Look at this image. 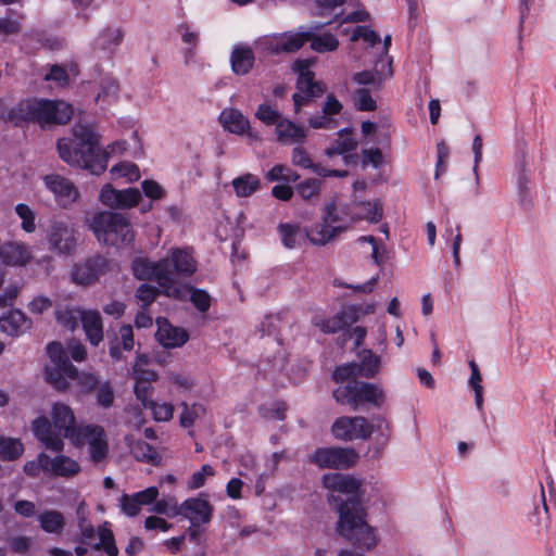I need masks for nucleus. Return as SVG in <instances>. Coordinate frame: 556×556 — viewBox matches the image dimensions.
<instances>
[{
	"label": "nucleus",
	"mask_w": 556,
	"mask_h": 556,
	"mask_svg": "<svg viewBox=\"0 0 556 556\" xmlns=\"http://www.w3.org/2000/svg\"><path fill=\"white\" fill-rule=\"evenodd\" d=\"M361 309V305H350L338 313L344 329L358 320Z\"/></svg>",
	"instance_id": "55"
},
{
	"label": "nucleus",
	"mask_w": 556,
	"mask_h": 556,
	"mask_svg": "<svg viewBox=\"0 0 556 556\" xmlns=\"http://www.w3.org/2000/svg\"><path fill=\"white\" fill-rule=\"evenodd\" d=\"M353 80L358 85H374L377 88L382 86L383 79L377 72L363 71L353 75Z\"/></svg>",
	"instance_id": "54"
},
{
	"label": "nucleus",
	"mask_w": 556,
	"mask_h": 556,
	"mask_svg": "<svg viewBox=\"0 0 556 556\" xmlns=\"http://www.w3.org/2000/svg\"><path fill=\"white\" fill-rule=\"evenodd\" d=\"M156 323L155 337L161 345L173 349L181 346L188 341L189 334L185 329L172 326L165 318H157Z\"/></svg>",
	"instance_id": "20"
},
{
	"label": "nucleus",
	"mask_w": 556,
	"mask_h": 556,
	"mask_svg": "<svg viewBox=\"0 0 556 556\" xmlns=\"http://www.w3.org/2000/svg\"><path fill=\"white\" fill-rule=\"evenodd\" d=\"M110 269V260L103 255L96 254L73 267L72 281L80 286H91Z\"/></svg>",
	"instance_id": "12"
},
{
	"label": "nucleus",
	"mask_w": 556,
	"mask_h": 556,
	"mask_svg": "<svg viewBox=\"0 0 556 556\" xmlns=\"http://www.w3.org/2000/svg\"><path fill=\"white\" fill-rule=\"evenodd\" d=\"M112 174H118L122 177H127L129 180L139 177V168L136 164L123 162L112 167Z\"/></svg>",
	"instance_id": "59"
},
{
	"label": "nucleus",
	"mask_w": 556,
	"mask_h": 556,
	"mask_svg": "<svg viewBox=\"0 0 556 556\" xmlns=\"http://www.w3.org/2000/svg\"><path fill=\"white\" fill-rule=\"evenodd\" d=\"M212 513V505L200 497L188 498L179 507L175 506L173 510V515H182L189 519L192 527L207 523L211 520Z\"/></svg>",
	"instance_id": "17"
},
{
	"label": "nucleus",
	"mask_w": 556,
	"mask_h": 556,
	"mask_svg": "<svg viewBox=\"0 0 556 556\" xmlns=\"http://www.w3.org/2000/svg\"><path fill=\"white\" fill-rule=\"evenodd\" d=\"M292 164L302 168H311L314 166L313 161L311 160L307 152L301 148L295 147L292 150V157H291Z\"/></svg>",
	"instance_id": "63"
},
{
	"label": "nucleus",
	"mask_w": 556,
	"mask_h": 556,
	"mask_svg": "<svg viewBox=\"0 0 556 556\" xmlns=\"http://www.w3.org/2000/svg\"><path fill=\"white\" fill-rule=\"evenodd\" d=\"M141 188L143 193L152 199V200H160L165 195L164 188L152 179H146L141 182Z\"/></svg>",
	"instance_id": "58"
},
{
	"label": "nucleus",
	"mask_w": 556,
	"mask_h": 556,
	"mask_svg": "<svg viewBox=\"0 0 556 556\" xmlns=\"http://www.w3.org/2000/svg\"><path fill=\"white\" fill-rule=\"evenodd\" d=\"M40 528L47 533L59 534L65 527V518L59 510H45L37 515Z\"/></svg>",
	"instance_id": "29"
},
{
	"label": "nucleus",
	"mask_w": 556,
	"mask_h": 556,
	"mask_svg": "<svg viewBox=\"0 0 556 556\" xmlns=\"http://www.w3.org/2000/svg\"><path fill=\"white\" fill-rule=\"evenodd\" d=\"M73 115V108L64 101L47 99L22 100L8 113L15 126L23 123H36L41 127L66 124Z\"/></svg>",
	"instance_id": "4"
},
{
	"label": "nucleus",
	"mask_w": 556,
	"mask_h": 556,
	"mask_svg": "<svg viewBox=\"0 0 556 556\" xmlns=\"http://www.w3.org/2000/svg\"><path fill=\"white\" fill-rule=\"evenodd\" d=\"M255 55L250 47H235L230 55L231 71L236 75H247L254 66Z\"/></svg>",
	"instance_id": "24"
},
{
	"label": "nucleus",
	"mask_w": 556,
	"mask_h": 556,
	"mask_svg": "<svg viewBox=\"0 0 556 556\" xmlns=\"http://www.w3.org/2000/svg\"><path fill=\"white\" fill-rule=\"evenodd\" d=\"M374 420L377 421L376 426L362 416L339 417L333 422L331 431L337 439L343 441H353L357 439L367 440L376 428L377 430H380L382 425L386 424L384 418L380 416L375 417Z\"/></svg>",
	"instance_id": "7"
},
{
	"label": "nucleus",
	"mask_w": 556,
	"mask_h": 556,
	"mask_svg": "<svg viewBox=\"0 0 556 556\" xmlns=\"http://www.w3.org/2000/svg\"><path fill=\"white\" fill-rule=\"evenodd\" d=\"M153 392V387L151 383H143L141 381H136L134 387V393L138 401L141 402L144 408H148V405H152L151 394Z\"/></svg>",
	"instance_id": "53"
},
{
	"label": "nucleus",
	"mask_w": 556,
	"mask_h": 556,
	"mask_svg": "<svg viewBox=\"0 0 556 556\" xmlns=\"http://www.w3.org/2000/svg\"><path fill=\"white\" fill-rule=\"evenodd\" d=\"M134 500L140 505H149L156 501L159 496V489L156 486H149L143 491L132 494Z\"/></svg>",
	"instance_id": "64"
},
{
	"label": "nucleus",
	"mask_w": 556,
	"mask_h": 556,
	"mask_svg": "<svg viewBox=\"0 0 556 556\" xmlns=\"http://www.w3.org/2000/svg\"><path fill=\"white\" fill-rule=\"evenodd\" d=\"M321 219V223L315 224L305 231V237L313 244L325 245L346 229L343 226H332L343 220L334 200L326 204Z\"/></svg>",
	"instance_id": "9"
},
{
	"label": "nucleus",
	"mask_w": 556,
	"mask_h": 556,
	"mask_svg": "<svg viewBox=\"0 0 556 556\" xmlns=\"http://www.w3.org/2000/svg\"><path fill=\"white\" fill-rule=\"evenodd\" d=\"M255 116L266 125L277 126V124L281 121L280 113L265 103L258 105Z\"/></svg>",
	"instance_id": "51"
},
{
	"label": "nucleus",
	"mask_w": 556,
	"mask_h": 556,
	"mask_svg": "<svg viewBox=\"0 0 556 556\" xmlns=\"http://www.w3.org/2000/svg\"><path fill=\"white\" fill-rule=\"evenodd\" d=\"M24 446L18 439L0 437V459L15 460L22 456Z\"/></svg>",
	"instance_id": "33"
},
{
	"label": "nucleus",
	"mask_w": 556,
	"mask_h": 556,
	"mask_svg": "<svg viewBox=\"0 0 556 556\" xmlns=\"http://www.w3.org/2000/svg\"><path fill=\"white\" fill-rule=\"evenodd\" d=\"M336 143L343 154L356 150L357 141L353 138L351 128L340 129Z\"/></svg>",
	"instance_id": "50"
},
{
	"label": "nucleus",
	"mask_w": 556,
	"mask_h": 556,
	"mask_svg": "<svg viewBox=\"0 0 556 556\" xmlns=\"http://www.w3.org/2000/svg\"><path fill=\"white\" fill-rule=\"evenodd\" d=\"M278 232L283 245L288 249H293L298 244L299 239L303 238L302 229L298 225L280 224Z\"/></svg>",
	"instance_id": "38"
},
{
	"label": "nucleus",
	"mask_w": 556,
	"mask_h": 556,
	"mask_svg": "<svg viewBox=\"0 0 556 556\" xmlns=\"http://www.w3.org/2000/svg\"><path fill=\"white\" fill-rule=\"evenodd\" d=\"M332 22H326V23H317L312 27L311 31V38L308 41L311 42V48L319 53L328 52V51H334L339 47V40L337 37L330 33H325L323 35H315L313 30H319L324 28L327 25H330Z\"/></svg>",
	"instance_id": "28"
},
{
	"label": "nucleus",
	"mask_w": 556,
	"mask_h": 556,
	"mask_svg": "<svg viewBox=\"0 0 556 556\" xmlns=\"http://www.w3.org/2000/svg\"><path fill=\"white\" fill-rule=\"evenodd\" d=\"M45 79L53 80L60 87H64V86L68 85V83H70L68 74L62 66H60L58 64L51 66L49 73L46 74Z\"/></svg>",
	"instance_id": "62"
},
{
	"label": "nucleus",
	"mask_w": 556,
	"mask_h": 556,
	"mask_svg": "<svg viewBox=\"0 0 556 556\" xmlns=\"http://www.w3.org/2000/svg\"><path fill=\"white\" fill-rule=\"evenodd\" d=\"M357 458L352 447H319L309 459L320 468L346 469L355 465Z\"/></svg>",
	"instance_id": "11"
},
{
	"label": "nucleus",
	"mask_w": 556,
	"mask_h": 556,
	"mask_svg": "<svg viewBox=\"0 0 556 556\" xmlns=\"http://www.w3.org/2000/svg\"><path fill=\"white\" fill-rule=\"evenodd\" d=\"M311 38V31H285L266 38L262 41L265 50L271 54L294 53L299 51Z\"/></svg>",
	"instance_id": "13"
},
{
	"label": "nucleus",
	"mask_w": 556,
	"mask_h": 556,
	"mask_svg": "<svg viewBox=\"0 0 556 556\" xmlns=\"http://www.w3.org/2000/svg\"><path fill=\"white\" fill-rule=\"evenodd\" d=\"M165 276H169L170 286H177L175 276L188 277L197 270V263L186 250L175 249L170 255L163 258Z\"/></svg>",
	"instance_id": "16"
},
{
	"label": "nucleus",
	"mask_w": 556,
	"mask_h": 556,
	"mask_svg": "<svg viewBox=\"0 0 556 556\" xmlns=\"http://www.w3.org/2000/svg\"><path fill=\"white\" fill-rule=\"evenodd\" d=\"M363 208L366 211L365 218L370 223H378L383 215L382 204L379 201L375 202H361Z\"/></svg>",
	"instance_id": "57"
},
{
	"label": "nucleus",
	"mask_w": 556,
	"mask_h": 556,
	"mask_svg": "<svg viewBox=\"0 0 556 556\" xmlns=\"http://www.w3.org/2000/svg\"><path fill=\"white\" fill-rule=\"evenodd\" d=\"M15 212L22 219V229L26 232L35 231L36 225L34 211L27 204L20 203L15 206Z\"/></svg>",
	"instance_id": "47"
},
{
	"label": "nucleus",
	"mask_w": 556,
	"mask_h": 556,
	"mask_svg": "<svg viewBox=\"0 0 556 556\" xmlns=\"http://www.w3.org/2000/svg\"><path fill=\"white\" fill-rule=\"evenodd\" d=\"M189 290L191 292L190 301L195 306V308L202 313L207 312L211 306L210 294L203 289H197V288L190 287Z\"/></svg>",
	"instance_id": "48"
},
{
	"label": "nucleus",
	"mask_w": 556,
	"mask_h": 556,
	"mask_svg": "<svg viewBox=\"0 0 556 556\" xmlns=\"http://www.w3.org/2000/svg\"><path fill=\"white\" fill-rule=\"evenodd\" d=\"M220 122L225 129L232 134L242 135L248 132L249 136H253L250 132V123L244 115L236 109L224 110L220 114Z\"/></svg>",
	"instance_id": "26"
},
{
	"label": "nucleus",
	"mask_w": 556,
	"mask_h": 556,
	"mask_svg": "<svg viewBox=\"0 0 556 556\" xmlns=\"http://www.w3.org/2000/svg\"><path fill=\"white\" fill-rule=\"evenodd\" d=\"M265 178L268 181H282L285 184L295 182L300 179V175L283 164L275 165L267 172Z\"/></svg>",
	"instance_id": "37"
},
{
	"label": "nucleus",
	"mask_w": 556,
	"mask_h": 556,
	"mask_svg": "<svg viewBox=\"0 0 556 556\" xmlns=\"http://www.w3.org/2000/svg\"><path fill=\"white\" fill-rule=\"evenodd\" d=\"M366 355L363 357L362 363L357 364L358 374L365 378H372L379 370L380 358L374 355L371 351H365Z\"/></svg>",
	"instance_id": "41"
},
{
	"label": "nucleus",
	"mask_w": 556,
	"mask_h": 556,
	"mask_svg": "<svg viewBox=\"0 0 556 556\" xmlns=\"http://www.w3.org/2000/svg\"><path fill=\"white\" fill-rule=\"evenodd\" d=\"M232 187L238 197H250L260 188V179L255 175L248 173L235 178Z\"/></svg>",
	"instance_id": "32"
},
{
	"label": "nucleus",
	"mask_w": 556,
	"mask_h": 556,
	"mask_svg": "<svg viewBox=\"0 0 556 556\" xmlns=\"http://www.w3.org/2000/svg\"><path fill=\"white\" fill-rule=\"evenodd\" d=\"M359 38H363L365 41L369 42L370 46H375L380 41L379 35L366 26H357L354 29L351 39L355 41Z\"/></svg>",
	"instance_id": "60"
},
{
	"label": "nucleus",
	"mask_w": 556,
	"mask_h": 556,
	"mask_svg": "<svg viewBox=\"0 0 556 556\" xmlns=\"http://www.w3.org/2000/svg\"><path fill=\"white\" fill-rule=\"evenodd\" d=\"M84 308H59L55 311L56 321L70 331L76 330L78 327V320H80V312Z\"/></svg>",
	"instance_id": "35"
},
{
	"label": "nucleus",
	"mask_w": 556,
	"mask_h": 556,
	"mask_svg": "<svg viewBox=\"0 0 556 556\" xmlns=\"http://www.w3.org/2000/svg\"><path fill=\"white\" fill-rule=\"evenodd\" d=\"M125 36L122 27H106L96 39V48L102 51H113V48L121 45Z\"/></svg>",
	"instance_id": "31"
},
{
	"label": "nucleus",
	"mask_w": 556,
	"mask_h": 556,
	"mask_svg": "<svg viewBox=\"0 0 556 556\" xmlns=\"http://www.w3.org/2000/svg\"><path fill=\"white\" fill-rule=\"evenodd\" d=\"M70 379L77 380L80 392L84 394H89L91 392H94L98 386L101 383L98 376L91 372H79L77 370V375L73 377H68Z\"/></svg>",
	"instance_id": "43"
},
{
	"label": "nucleus",
	"mask_w": 556,
	"mask_h": 556,
	"mask_svg": "<svg viewBox=\"0 0 556 556\" xmlns=\"http://www.w3.org/2000/svg\"><path fill=\"white\" fill-rule=\"evenodd\" d=\"M184 410L180 415V426L189 428L193 426L195 419L205 413V408L201 404H193L191 407L187 403H181Z\"/></svg>",
	"instance_id": "44"
},
{
	"label": "nucleus",
	"mask_w": 556,
	"mask_h": 556,
	"mask_svg": "<svg viewBox=\"0 0 556 556\" xmlns=\"http://www.w3.org/2000/svg\"><path fill=\"white\" fill-rule=\"evenodd\" d=\"M134 329L130 325H123L113 340L109 341V354L114 362L124 359L123 352H130L134 349Z\"/></svg>",
	"instance_id": "23"
},
{
	"label": "nucleus",
	"mask_w": 556,
	"mask_h": 556,
	"mask_svg": "<svg viewBox=\"0 0 556 556\" xmlns=\"http://www.w3.org/2000/svg\"><path fill=\"white\" fill-rule=\"evenodd\" d=\"M47 353L53 367H59L61 370L65 371L68 377L77 375V368L71 363L67 352L64 350L61 342H50L47 345Z\"/></svg>",
	"instance_id": "27"
},
{
	"label": "nucleus",
	"mask_w": 556,
	"mask_h": 556,
	"mask_svg": "<svg viewBox=\"0 0 556 556\" xmlns=\"http://www.w3.org/2000/svg\"><path fill=\"white\" fill-rule=\"evenodd\" d=\"M332 397L338 404L349 405L352 410L364 406L381 408L387 400V395L379 384L358 379L339 386L332 391Z\"/></svg>",
	"instance_id": "6"
},
{
	"label": "nucleus",
	"mask_w": 556,
	"mask_h": 556,
	"mask_svg": "<svg viewBox=\"0 0 556 556\" xmlns=\"http://www.w3.org/2000/svg\"><path fill=\"white\" fill-rule=\"evenodd\" d=\"M148 408L152 410L156 421H168L173 418L174 406L169 403L157 404L152 401V405H148Z\"/></svg>",
	"instance_id": "52"
},
{
	"label": "nucleus",
	"mask_w": 556,
	"mask_h": 556,
	"mask_svg": "<svg viewBox=\"0 0 556 556\" xmlns=\"http://www.w3.org/2000/svg\"><path fill=\"white\" fill-rule=\"evenodd\" d=\"M79 438L81 442L72 444L76 447L88 444L90 458L93 463H100L106 457L109 445L105 431L101 426L85 425L84 431L79 434Z\"/></svg>",
	"instance_id": "14"
},
{
	"label": "nucleus",
	"mask_w": 556,
	"mask_h": 556,
	"mask_svg": "<svg viewBox=\"0 0 556 556\" xmlns=\"http://www.w3.org/2000/svg\"><path fill=\"white\" fill-rule=\"evenodd\" d=\"M60 159L70 166L101 175L108 167L110 152L100 147V135L91 124H76L72 137L56 141Z\"/></svg>",
	"instance_id": "2"
},
{
	"label": "nucleus",
	"mask_w": 556,
	"mask_h": 556,
	"mask_svg": "<svg viewBox=\"0 0 556 556\" xmlns=\"http://www.w3.org/2000/svg\"><path fill=\"white\" fill-rule=\"evenodd\" d=\"M323 483L330 491L346 494V500L331 495L330 504L339 514L338 533L353 545L370 549L377 543L375 530L366 521V509L363 505L364 492L361 490L362 481L343 473H327Z\"/></svg>",
	"instance_id": "1"
},
{
	"label": "nucleus",
	"mask_w": 556,
	"mask_h": 556,
	"mask_svg": "<svg viewBox=\"0 0 556 556\" xmlns=\"http://www.w3.org/2000/svg\"><path fill=\"white\" fill-rule=\"evenodd\" d=\"M131 268L135 277L140 280L155 279L166 296L182 299V288L179 286H170L169 276H165L163 260L151 262L148 258L137 257L132 261Z\"/></svg>",
	"instance_id": "8"
},
{
	"label": "nucleus",
	"mask_w": 556,
	"mask_h": 556,
	"mask_svg": "<svg viewBox=\"0 0 556 556\" xmlns=\"http://www.w3.org/2000/svg\"><path fill=\"white\" fill-rule=\"evenodd\" d=\"M355 106L358 111L370 112L377 108L376 101L372 99L370 91L366 88L357 89L355 92Z\"/></svg>",
	"instance_id": "49"
},
{
	"label": "nucleus",
	"mask_w": 556,
	"mask_h": 556,
	"mask_svg": "<svg viewBox=\"0 0 556 556\" xmlns=\"http://www.w3.org/2000/svg\"><path fill=\"white\" fill-rule=\"evenodd\" d=\"M98 534L99 542L93 545V548L96 551L103 549L109 556H117L118 548L115 544V539L112 530L103 526L99 528Z\"/></svg>",
	"instance_id": "36"
},
{
	"label": "nucleus",
	"mask_w": 556,
	"mask_h": 556,
	"mask_svg": "<svg viewBox=\"0 0 556 556\" xmlns=\"http://www.w3.org/2000/svg\"><path fill=\"white\" fill-rule=\"evenodd\" d=\"M293 70L298 73L296 88L301 93L317 98L326 92V86L314 79L315 74L308 68L307 61H296Z\"/></svg>",
	"instance_id": "19"
},
{
	"label": "nucleus",
	"mask_w": 556,
	"mask_h": 556,
	"mask_svg": "<svg viewBox=\"0 0 556 556\" xmlns=\"http://www.w3.org/2000/svg\"><path fill=\"white\" fill-rule=\"evenodd\" d=\"M159 294L160 290L156 287L147 283H142L136 292V296L143 303V306L152 304Z\"/></svg>",
	"instance_id": "56"
},
{
	"label": "nucleus",
	"mask_w": 556,
	"mask_h": 556,
	"mask_svg": "<svg viewBox=\"0 0 556 556\" xmlns=\"http://www.w3.org/2000/svg\"><path fill=\"white\" fill-rule=\"evenodd\" d=\"M52 421L41 416L33 421L35 437L53 452H62L64 448L63 438L71 443H79V434L84 431L85 425H77L73 409L63 403H55L51 410Z\"/></svg>",
	"instance_id": "3"
},
{
	"label": "nucleus",
	"mask_w": 556,
	"mask_h": 556,
	"mask_svg": "<svg viewBox=\"0 0 556 556\" xmlns=\"http://www.w3.org/2000/svg\"><path fill=\"white\" fill-rule=\"evenodd\" d=\"M321 181L317 178H308L296 185L295 189L303 200H311L320 192Z\"/></svg>",
	"instance_id": "45"
},
{
	"label": "nucleus",
	"mask_w": 556,
	"mask_h": 556,
	"mask_svg": "<svg viewBox=\"0 0 556 556\" xmlns=\"http://www.w3.org/2000/svg\"><path fill=\"white\" fill-rule=\"evenodd\" d=\"M29 257L26 247L18 242L7 241L0 251V261L5 265H24Z\"/></svg>",
	"instance_id": "25"
},
{
	"label": "nucleus",
	"mask_w": 556,
	"mask_h": 556,
	"mask_svg": "<svg viewBox=\"0 0 556 556\" xmlns=\"http://www.w3.org/2000/svg\"><path fill=\"white\" fill-rule=\"evenodd\" d=\"M314 324L320 328V330L325 333H334L339 330H343V326L341 324V319L338 314L328 319H314Z\"/></svg>",
	"instance_id": "61"
},
{
	"label": "nucleus",
	"mask_w": 556,
	"mask_h": 556,
	"mask_svg": "<svg viewBox=\"0 0 556 556\" xmlns=\"http://www.w3.org/2000/svg\"><path fill=\"white\" fill-rule=\"evenodd\" d=\"M358 367L356 363H349L344 365H340L336 367V369L332 372V379L336 382H344V381H351L353 379H356L358 374Z\"/></svg>",
	"instance_id": "46"
},
{
	"label": "nucleus",
	"mask_w": 556,
	"mask_h": 556,
	"mask_svg": "<svg viewBox=\"0 0 556 556\" xmlns=\"http://www.w3.org/2000/svg\"><path fill=\"white\" fill-rule=\"evenodd\" d=\"M134 456L137 460L143 462L147 464H157L160 460V455L157 451L144 441H139L135 444L132 448Z\"/></svg>",
	"instance_id": "40"
},
{
	"label": "nucleus",
	"mask_w": 556,
	"mask_h": 556,
	"mask_svg": "<svg viewBox=\"0 0 556 556\" xmlns=\"http://www.w3.org/2000/svg\"><path fill=\"white\" fill-rule=\"evenodd\" d=\"M80 323L87 340L93 346L103 341L102 316L97 309H84L80 312Z\"/></svg>",
	"instance_id": "21"
},
{
	"label": "nucleus",
	"mask_w": 556,
	"mask_h": 556,
	"mask_svg": "<svg viewBox=\"0 0 556 556\" xmlns=\"http://www.w3.org/2000/svg\"><path fill=\"white\" fill-rule=\"evenodd\" d=\"M90 229L98 241L108 247L127 245L135 239L129 219L116 212L103 211L94 214Z\"/></svg>",
	"instance_id": "5"
},
{
	"label": "nucleus",
	"mask_w": 556,
	"mask_h": 556,
	"mask_svg": "<svg viewBox=\"0 0 556 556\" xmlns=\"http://www.w3.org/2000/svg\"><path fill=\"white\" fill-rule=\"evenodd\" d=\"M31 320L20 309H11L0 317V329L8 336L18 337L30 330Z\"/></svg>",
	"instance_id": "22"
},
{
	"label": "nucleus",
	"mask_w": 556,
	"mask_h": 556,
	"mask_svg": "<svg viewBox=\"0 0 556 556\" xmlns=\"http://www.w3.org/2000/svg\"><path fill=\"white\" fill-rule=\"evenodd\" d=\"M68 376L59 367H46V380L58 391H66L70 387Z\"/></svg>",
	"instance_id": "42"
},
{
	"label": "nucleus",
	"mask_w": 556,
	"mask_h": 556,
	"mask_svg": "<svg viewBox=\"0 0 556 556\" xmlns=\"http://www.w3.org/2000/svg\"><path fill=\"white\" fill-rule=\"evenodd\" d=\"M46 187L54 194L59 205L66 208L79 197L78 189L65 177L51 174L43 177Z\"/></svg>",
	"instance_id": "18"
},
{
	"label": "nucleus",
	"mask_w": 556,
	"mask_h": 556,
	"mask_svg": "<svg viewBox=\"0 0 556 556\" xmlns=\"http://www.w3.org/2000/svg\"><path fill=\"white\" fill-rule=\"evenodd\" d=\"M277 138L281 142L303 141L306 134L304 129L289 119H281L276 126Z\"/></svg>",
	"instance_id": "30"
},
{
	"label": "nucleus",
	"mask_w": 556,
	"mask_h": 556,
	"mask_svg": "<svg viewBox=\"0 0 556 556\" xmlns=\"http://www.w3.org/2000/svg\"><path fill=\"white\" fill-rule=\"evenodd\" d=\"M96 403L103 409L111 408L115 400V390L112 383L106 380L101 382L94 391Z\"/></svg>",
	"instance_id": "39"
},
{
	"label": "nucleus",
	"mask_w": 556,
	"mask_h": 556,
	"mask_svg": "<svg viewBox=\"0 0 556 556\" xmlns=\"http://www.w3.org/2000/svg\"><path fill=\"white\" fill-rule=\"evenodd\" d=\"M142 195L137 188L115 189L112 185H105L100 192V201L103 205L113 210H127L139 204Z\"/></svg>",
	"instance_id": "15"
},
{
	"label": "nucleus",
	"mask_w": 556,
	"mask_h": 556,
	"mask_svg": "<svg viewBox=\"0 0 556 556\" xmlns=\"http://www.w3.org/2000/svg\"><path fill=\"white\" fill-rule=\"evenodd\" d=\"M79 464L65 455H59L53 458V473L61 477H70L78 473Z\"/></svg>",
	"instance_id": "34"
},
{
	"label": "nucleus",
	"mask_w": 556,
	"mask_h": 556,
	"mask_svg": "<svg viewBox=\"0 0 556 556\" xmlns=\"http://www.w3.org/2000/svg\"><path fill=\"white\" fill-rule=\"evenodd\" d=\"M49 250L59 255H70L77 247V231L66 219L51 220L47 230Z\"/></svg>",
	"instance_id": "10"
}]
</instances>
